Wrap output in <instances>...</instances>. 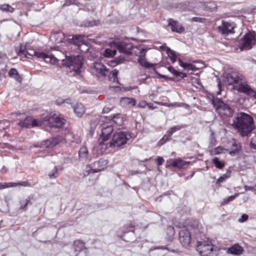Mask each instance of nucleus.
Wrapping results in <instances>:
<instances>
[{"label":"nucleus","instance_id":"obj_1","mask_svg":"<svg viewBox=\"0 0 256 256\" xmlns=\"http://www.w3.org/2000/svg\"><path fill=\"white\" fill-rule=\"evenodd\" d=\"M232 126L237 130L240 136L243 137L248 136L256 128L252 116L243 112L236 114Z\"/></svg>","mask_w":256,"mask_h":256},{"label":"nucleus","instance_id":"obj_2","mask_svg":"<svg viewBox=\"0 0 256 256\" xmlns=\"http://www.w3.org/2000/svg\"><path fill=\"white\" fill-rule=\"evenodd\" d=\"M62 60L64 66L68 67L70 70L74 71L77 74L80 73L84 62L82 56L66 57L65 60Z\"/></svg>","mask_w":256,"mask_h":256},{"label":"nucleus","instance_id":"obj_3","mask_svg":"<svg viewBox=\"0 0 256 256\" xmlns=\"http://www.w3.org/2000/svg\"><path fill=\"white\" fill-rule=\"evenodd\" d=\"M211 102L216 112L220 116H225L226 117L232 116L234 111L229 105L225 104L219 98H213Z\"/></svg>","mask_w":256,"mask_h":256},{"label":"nucleus","instance_id":"obj_4","mask_svg":"<svg viewBox=\"0 0 256 256\" xmlns=\"http://www.w3.org/2000/svg\"><path fill=\"white\" fill-rule=\"evenodd\" d=\"M42 125H48L50 128H62L66 120L62 116L54 114L52 116H45L42 118Z\"/></svg>","mask_w":256,"mask_h":256},{"label":"nucleus","instance_id":"obj_5","mask_svg":"<svg viewBox=\"0 0 256 256\" xmlns=\"http://www.w3.org/2000/svg\"><path fill=\"white\" fill-rule=\"evenodd\" d=\"M128 136L129 134L126 132H116L112 136V142H110V146L120 147L125 144L129 138Z\"/></svg>","mask_w":256,"mask_h":256},{"label":"nucleus","instance_id":"obj_6","mask_svg":"<svg viewBox=\"0 0 256 256\" xmlns=\"http://www.w3.org/2000/svg\"><path fill=\"white\" fill-rule=\"evenodd\" d=\"M64 142V138L60 136H56L50 139L46 140L33 146L34 148H52L56 145Z\"/></svg>","mask_w":256,"mask_h":256},{"label":"nucleus","instance_id":"obj_7","mask_svg":"<svg viewBox=\"0 0 256 256\" xmlns=\"http://www.w3.org/2000/svg\"><path fill=\"white\" fill-rule=\"evenodd\" d=\"M214 250V245L210 240L202 242L198 241L196 250L201 256H208Z\"/></svg>","mask_w":256,"mask_h":256},{"label":"nucleus","instance_id":"obj_8","mask_svg":"<svg viewBox=\"0 0 256 256\" xmlns=\"http://www.w3.org/2000/svg\"><path fill=\"white\" fill-rule=\"evenodd\" d=\"M256 36V33H246L239 41L238 48L240 51L250 49L252 44L255 42Z\"/></svg>","mask_w":256,"mask_h":256},{"label":"nucleus","instance_id":"obj_9","mask_svg":"<svg viewBox=\"0 0 256 256\" xmlns=\"http://www.w3.org/2000/svg\"><path fill=\"white\" fill-rule=\"evenodd\" d=\"M114 44L116 48L120 53L128 55L132 54V49L134 46L127 40L116 41L114 42Z\"/></svg>","mask_w":256,"mask_h":256},{"label":"nucleus","instance_id":"obj_10","mask_svg":"<svg viewBox=\"0 0 256 256\" xmlns=\"http://www.w3.org/2000/svg\"><path fill=\"white\" fill-rule=\"evenodd\" d=\"M43 121L42 119H35L32 117H26L24 120H20L18 123V125L22 128H30L36 126H42Z\"/></svg>","mask_w":256,"mask_h":256},{"label":"nucleus","instance_id":"obj_11","mask_svg":"<svg viewBox=\"0 0 256 256\" xmlns=\"http://www.w3.org/2000/svg\"><path fill=\"white\" fill-rule=\"evenodd\" d=\"M108 163L107 160L100 159L99 160L94 162L91 166L86 167L88 170L86 172H88L87 174L99 172L104 169Z\"/></svg>","mask_w":256,"mask_h":256},{"label":"nucleus","instance_id":"obj_12","mask_svg":"<svg viewBox=\"0 0 256 256\" xmlns=\"http://www.w3.org/2000/svg\"><path fill=\"white\" fill-rule=\"evenodd\" d=\"M238 92L244 93L256 100V90H253L246 82H241L237 88Z\"/></svg>","mask_w":256,"mask_h":256},{"label":"nucleus","instance_id":"obj_13","mask_svg":"<svg viewBox=\"0 0 256 256\" xmlns=\"http://www.w3.org/2000/svg\"><path fill=\"white\" fill-rule=\"evenodd\" d=\"M113 132V127L112 126L104 125L102 128V134L100 138L98 140V143L100 145L102 146L104 142L108 140Z\"/></svg>","mask_w":256,"mask_h":256},{"label":"nucleus","instance_id":"obj_14","mask_svg":"<svg viewBox=\"0 0 256 256\" xmlns=\"http://www.w3.org/2000/svg\"><path fill=\"white\" fill-rule=\"evenodd\" d=\"M179 240L184 247H188L191 240V236L189 231L186 228L181 230L179 232Z\"/></svg>","mask_w":256,"mask_h":256},{"label":"nucleus","instance_id":"obj_15","mask_svg":"<svg viewBox=\"0 0 256 256\" xmlns=\"http://www.w3.org/2000/svg\"><path fill=\"white\" fill-rule=\"evenodd\" d=\"M242 78L236 72H230L226 74L225 76V81L228 84L231 85L234 84H238L242 82Z\"/></svg>","mask_w":256,"mask_h":256},{"label":"nucleus","instance_id":"obj_16","mask_svg":"<svg viewBox=\"0 0 256 256\" xmlns=\"http://www.w3.org/2000/svg\"><path fill=\"white\" fill-rule=\"evenodd\" d=\"M84 34H75L68 36L67 40L70 43L77 46H80V43H84L86 41V38Z\"/></svg>","mask_w":256,"mask_h":256},{"label":"nucleus","instance_id":"obj_17","mask_svg":"<svg viewBox=\"0 0 256 256\" xmlns=\"http://www.w3.org/2000/svg\"><path fill=\"white\" fill-rule=\"evenodd\" d=\"M189 164V162H187L179 158L170 160L167 162L166 167L171 166L180 169L185 168Z\"/></svg>","mask_w":256,"mask_h":256},{"label":"nucleus","instance_id":"obj_18","mask_svg":"<svg viewBox=\"0 0 256 256\" xmlns=\"http://www.w3.org/2000/svg\"><path fill=\"white\" fill-rule=\"evenodd\" d=\"M236 24L234 22L228 21H222V25L218 27V30L220 32H233Z\"/></svg>","mask_w":256,"mask_h":256},{"label":"nucleus","instance_id":"obj_19","mask_svg":"<svg viewBox=\"0 0 256 256\" xmlns=\"http://www.w3.org/2000/svg\"><path fill=\"white\" fill-rule=\"evenodd\" d=\"M94 68L95 70L96 74L101 76H106L108 69L101 62H94Z\"/></svg>","mask_w":256,"mask_h":256},{"label":"nucleus","instance_id":"obj_20","mask_svg":"<svg viewBox=\"0 0 256 256\" xmlns=\"http://www.w3.org/2000/svg\"><path fill=\"white\" fill-rule=\"evenodd\" d=\"M168 26L170 27L171 30L173 32H182L184 30V28L180 24L176 21L172 19H169Z\"/></svg>","mask_w":256,"mask_h":256},{"label":"nucleus","instance_id":"obj_21","mask_svg":"<svg viewBox=\"0 0 256 256\" xmlns=\"http://www.w3.org/2000/svg\"><path fill=\"white\" fill-rule=\"evenodd\" d=\"M72 106L73 108L74 113L78 117H82L85 112V108L82 103L77 102Z\"/></svg>","mask_w":256,"mask_h":256},{"label":"nucleus","instance_id":"obj_22","mask_svg":"<svg viewBox=\"0 0 256 256\" xmlns=\"http://www.w3.org/2000/svg\"><path fill=\"white\" fill-rule=\"evenodd\" d=\"M244 249L242 246L238 244H236L229 248L227 252L234 255H240L242 253Z\"/></svg>","mask_w":256,"mask_h":256},{"label":"nucleus","instance_id":"obj_23","mask_svg":"<svg viewBox=\"0 0 256 256\" xmlns=\"http://www.w3.org/2000/svg\"><path fill=\"white\" fill-rule=\"evenodd\" d=\"M240 144L239 142L236 141L235 139L232 140V144L230 146V150L229 154L232 156H234L236 154L238 153L240 149Z\"/></svg>","mask_w":256,"mask_h":256},{"label":"nucleus","instance_id":"obj_24","mask_svg":"<svg viewBox=\"0 0 256 256\" xmlns=\"http://www.w3.org/2000/svg\"><path fill=\"white\" fill-rule=\"evenodd\" d=\"M178 62L180 66L188 71L192 70V72H196L199 70V68H196L194 65L190 63L184 62L180 58L178 59Z\"/></svg>","mask_w":256,"mask_h":256},{"label":"nucleus","instance_id":"obj_25","mask_svg":"<svg viewBox=\"0 0 256 256\" xmlns=\"http://www.w3.org/2000/svg\"><path fill=\"white\" fill-rule=\"evenodd\" d=\"M8 74L11 78H14L19 83L22 82V78L16 68H12L8 72Z\"/></svg>","mask_w":256,"mask_h":256},{"label":"nucleus","instance_id":"obj_26","mask_svg":"<svg viewBox=\"0 0 256 256\" xmlns=\"http://www.w3.org/2000/svg\"><path fill=\"white\" fill-rule=\"evenodd\" d=\"M79 158L80 159L84 160L88 162L91 160V158L88 156V152L87 148L83 146L79 150L78 152Z\"/></svg>","mask_w":256,"mask_h":256},{"label":"nucleus","instance_id":"obj_27","mask_svg":"<svg viewBox=\"0 0 256 256\" xmlns=\"http://www.w3.org/2000/svg\"><path fill=\"white\" fill-rule=\"evenodd\" d=\"M20 206V210L26 211L28 210V206L32 205V202H30V197H28L25 199L20 200L19 202Z\"/></svg>","mask_w":256,"mask_h":256},{"label":"nucleus","instance_id":"obj_28","mask_svg":"<svg viewBox=\"0 0 256 256\" xmlns=\"http://www.w3.org/2000/svg\"><path fill=\"white\" fill-rule=\"evenodd\" d=\"M138 63L143 67H144L146 68H154L156 64H150L148 62L145 58V57L142 56H138Z\"/></svg>","mask_w":256,"mask_h":256},{"label":"nucleus","instance_id":"obj_29","mask_svg":"<svg viewBox=\"0 0 256 256\" xmlns=\"http://www.w3.org/2000/svg\"><path fill=\"white\" fill-rule=\"evenodd\" d=\"M168 70L171 72L174 76L176 77H180L184 78L186 77V73L180 72L175 70L172 66H170L168 68Z\"/></svg>","mask_w":256,"mask_h":256},{"label":"nucleus","instance_id":"obj_30","mask_svg":"<svg viewBox=\"0 0 256 256\" xmlns=\"http://www.w3.org/2000/svg\"><path fill=\"white\" fill-rule=\"evenodd\" d=\"M6 186H8V188L16 186H19L28 187L32 186L31 184L26 181L19 182H6Z\"/></svg>","mask_w":256,"mask_h":256},{"label":"nucleus","instance_id":"obj_31","mask_svg":"<svg viewBox=\"0 0 256 256\" xmlns=\"http://www.w3.org/2000/svg\"><path fill=\"white\" fill-rule=\"evenodd\" d=\"M166 52L172 63H174L177 60V56L176 52L168 47L166 48Z\"/></svg>","mask_w":256,"mask_h":256},{"label":"nucleus","instance_id":"obj_32","mask_svg":"<svg viewBox=\"0 0 256 256\" xmlns=\"http://www.w3.org/2000/svg\"><path fill=\"white\" fill-rule=\"evenodd\" d=\"M96 4L92 2H86L84 6V10L89 12H94L96 10Z\"/></svg>","mask_w":256,"mask_h":256},{"label":"nucleus","instance_id":"obj_33","mask_svg":"<svg viewBox=\"0 0 256 256\" xmlns=\"http://www.w3.org/2000/svg\"><path fill=\"white\" fill-rule=\"evenodd\" d=\"M32 53H28L30 56H35L38 58H42L46 62H48L47 58H48V56L44 52H38L34 50H32Z\"/></svg>","mask_w":256,"mask_h":256},{"label":"nucleus","instance_id":"obj_34","mask_svg":"<svg viewBox=\"0 0 256 256\" xmlns=\"http://www.w3.org/2000/svg\"><path fill=\"white\" fill-rule=\"evenodd\" d=\"M113 122L118 125H121L124 122V117L122 114H116L113 115L112 117Z\"/></svg>","mask_w":256,"mask_h":256},{"label":"nucleus","instance_id":"obj_35","mask_svg":"<svg viewBox=\"0 0 256 256\" xmlns=\"http://www.w3.org/2000/svg\"><path fill=\"white\" fill-rule=\"evenodd\" d=\"M0 10L3 12L12 13L15 8L8 4H4L0 6Z\"/></svg>","mask_w":256,"mask_h":256},{"label":"nucleus","instance_id":"obj_36","mask_svg":"<svg viewBox=\"0 0 256 256\" xmlns=\"http://www.w3.org/2000/svg\"><path fill=\"white\" fill-rule=\"evenodd\" d=\"M121 102L123 104H130L132 106H134L136 104V100L135 99L130 98H122L121 99Z\"/></svg>","mask_w":256,"mask_h":256},{"label":"nucleus","instance_id":"obj_37","mask_svg":"<svg viewBox=\"0 0 256 256\" xmlns=\"http://www.w3.org/2000/svg\"><path fill=\"white\" fill-rule=\"evenodd\" d=\"M184 126L183 125H178L172 127L167 132V134H168V136H172V134L180 130L182 128H184Z\"/></svg>","mask_w":256,"mask_h":256},{"label":"nucleus","instance_id":"obj_38","mask_svg":"<svg viewBox=\"0 0 256 256\" xmlns=\"http://www.w3.org/2000/svg\"><path fill=\"white\" fill-rule=\"evenodd\" d=\"M231 174V170H228L224 174H222V176H220L217 180L216 183L220 184L224 180H226L227 178L230 177Z\"/></svg>","mask_w":256,"mask_h":256},{"label":"nucleus","instance_id":"obj_39","mask_svg":"<svg viewBox=\"0 0 256 256\" xmlns=\"http://www.w3.org/2000/svg\"><path fill=\"white\" fill-rule=\"evenodd\" d=\"M99 24L98 20H92L88 21L86 20L82 22L81 24V26L84 27H89V26H97Z\"/></svg>","mask_w":256,"mask_h":256},{"label":"nucleus","instance_id":"obj_40","mask_svg":"<svg viewBox=\"0 0 256 256\" xmlns=\"http://www.w3.org/2000/svg\"><path fill=\"white\" fill-rule=\"evenodd\" d=\"M212 162L218 168L222 169L224 166V163L223 162L220 161L219 158L217 157H215L213 158Z\"/></svg>","mask_w":256,"mask_h":256},{"label":"nucleus","instance_id":"obj_41","mask_svg":"<svg viewBox=\"0 0 256 256\" xmlns=\"http://www.w3.org/2000/svg\"><path fill=\"white\" fill-rule=\"evenodd\" d=\"M118 71L114 69L112 70L111 72L109 74V78L110 79L112 80L113 82H118Z\"/></svg>","mask_w":256,"mask_h":256},{"label":"nucleus","instance_id":"obj_42","mask_svg":"<svg viewBox=\"0 0 256 256\" xmlns=\"http://www.w3.org/2000/svg\"><path fill=\"white\" fill-rule=\"evenodd\" d=\"M238 194H235L233 196H230L228 198H224V201L222 202L221 204L222 205H225V204H228L230 202L234 200L238 196Z\"/></svg>","mask_w":256,"mask_h":256},{"label":"nucleus","instance_id":"obj_43","mask_svg":"<svg viewBox=\"0 0 256 256\" xmlns=\"http://www.w3.org/2000/svg\"><path fill=\"white\" fill-rule=\"evenodd\" d=\"M116 54V50H112L109 48H106L104 53V56L105 57H112Z\"/></svg>","mask_w":256,"mask_h":256},{"label":"nucleus","instance_id":"obj_44","mask_svg":"<svg viewBox=\"0 0 256 256\" xmlns=\"http://www.w3.org/2000/svg\"><path fill=\"white\" fill-rule=\"evenodd\" d=\"M58 167L54 166V168L49 173L48 176L50 178H56L58 176Z\"/></svg>","mask_w":256,"mask_h":256},{"label":"nucleus","instance_id":"obj_45","mask_svg":"<svg viewBox=\"0 0 256 256\" xmlns=\"http://www.w3.org/2000/svg\"><path fill=\"white\" fill-rule=\"evenodd\" d=\"M170 136H168V134L166 132L162 138L158 142V144L161 145L164 144L170 140Z\"/></svg>","mask_w":256,"mask_h":256},{"label":"nucleus","instance_id":"obj_46","mask_svg":"<svg viewBox=\"0 0 256 256\" xmlns=\"http://www.w3.org/2000/svg\"><path fill=\"white\" fill-rule=\"evenodd\" d=\"M192 22H195L204 23L206 22V20L203 18L194 17V18H192Z\"/></svg>","mask_w":256,"mask_h":256},{"label":"nucleus","instance_id":"obj_47","mask_svg":"<svg viewBox=\"0 0 256 256\" xmlns=\"http://www.w3.org/2000/svg\"><path fill=\"white\" fill-rule=\"evenodd\" d=\"M157 74L160 78H164L166 80L174 81V78L168 77L166 75H163L158 73Z\"/></svg>","mask_w":256,"mask_h":256},{"label":"nucleus","instance_id":"obj_48","mask_svg":"<svg viewBox=\"0 0 256 256\" xmlns=\"http://www.w3.org/2000/svg\"><path fill=\"white\" fill-rule=\"evenodd\" d=\"M250 146L252 148L256 150V133L255 136L252 138Z\"/></svg>","mask_w":256,"mask_h":256},{"label":"nucleus","instance_id":"obj_49","mask_svg":"<svg viewBox=\"0 0 256 256\" xmlns=\"http://www.w3.org/2000/svg\"><path fill=\"white\" fill-rule=\"evenodd\" d=\"M248 218V216L246 214H242L241 216V218H239L238 222H243L245 221H246Z\"/></svg>","mask_w":256,"mask_h":256},{"label":"nucleus","instance_id":"obj_50","mask_svg":"<svg viewBox=\"0 0 256 256\" xmlns=\"http://www.w3.org/2000/svg\"><path fill=\"white\" fill-rule=\"evenodd\" d=\"M156 161L157 162L158 166H160L163 164L164 160L162 158L158 156L156 159Z\"/></svg>","mask_w":256,"mask_h":256},{"label":"nucleus","instance_id":"obj_51","mask_svg":"<svg viewBox=\"0 0 256 256\" xmlns=\"http://www.w3.org/2000/svg\"><path fill=\"white\" fill-rule=\"evenodd\" d=\"M146 105H147V103L146 102H145L144 100L140 101L138 104V106L141 108H145Z\"/></svg>","mask_w":256,"mask_h":256},{"label":"nucleus","instance_id":"obj_52","mask_svg":"<svg viewBox=\"0 0 256 256\" xmlns=\"http://www.w3.org/2000/svg\"><path fill=\"white\" fill-rule=\"evenodd\" d=\"M65 99H62V98H58L56 100V103L58 105L60 106L63 104H64Z\"/></svg>","mask_w":256,"mask_h":256},{"label":"nucleus","instance_id":"obj_53","mask_svg":"<svg viewBox=\"0 0 256 256\" xmlns=\"http://www.w3.org/2000/svg\"><path fill=\"white\" fill-rule=\"evenodd\" d=\"M147 50L146 48H142L140 50V56H142L145 57L146 54V52Z\"/></svg>","mask_w":256,"mask_h":256},{"label":"nucleus","instance_id":"obj_54","mask_svg":"<svg viewBox=\"0 0 256 256\" xmlns=\"http://www.w3.org/2000/svg\"><path fill=\"white\" fill-rule=\"evenodd\" d=\"M76 0H66V2L64 4V6H68L72 4H76Z\"/></svg>","mask_w":256,"mask_h":256},{"label":"nucleus","instance_id":"obj_55","mask_svg":"<svg viewBox=\"0 0 256 256\" xmlns=\"http://www.w3.org/2000/svg\"><path fill=\"white\" fill-rule=\"evenodd\" d=\"M244 188V190L246 191H248V190L254 191V186H245Z\"/></svg>","mask_w":256,"mask_h":256},{"label":"nucleus","instance_id":"obj_56","mask_svg":"<svg viewBox=\"0 0 256 256\" xmlns=\"http://www.w3.org/2000/svg\"><path fill=\"white\" fill-rule=\"evenodd\" d=\"M47 59L49 60V62L50 63H54L56 61V58L54 57H52V56H48V58H47Z\"/></svg>","mask_w":256,"mask_h":256},{"label":"nucleus","instance_id":"obj_57","mask_svg":"<svg viewBox=\"0 0 256 256\" xmlns=\"http://www.w3.org/2000/svg\"><path fill=\"white\" fill-rule=\"evenodd\" d=\"M6 182L0 183V190L7 188Z\"/></svg>","mask_w":256,"mask_h":256},{"label":"nucleus","instance_id":"obj_58","mask_svg":"<svg viewBox=\"0 0 256 256\" xmlns=\"http://www.w3.org/2000/svg\"><path fill=\"white\" fill-rule=\"evenodd\" d=\"M6 182L0 183V190L7 188Z\"/></svg>","mask_w":256,"mask_h":256},{"label":"nucleus","instance_id":"obj_59","mask_svg":"<svg viewBox=\"0 0 256 256\" xmlns=\"http://www.w3.org/2000/svg\"><path fill=\"white\" fill-rule=\"evenodd\" d=\"M110 110V108L108 107H106V106L104 107L103 108V110H102L104 113H108Z\"/></svg>","mask_w":256,"mask_h":256},{"label":"nucleus","instance_id":"obj_60","mask_svg":"<svg viewBox=\"0 0 256 256\" xmlns=\"http://www.w3.org/2000/svg\"><path fill=\"white\" fill-rule=\"evenodd\" d=\"M64 104H70L71 106H72V100L70 98H66V99H65Z\"/></svg>","mask_w":256,"mask_h":256},{"label":"nucleus","instance_id":"obj_61","mask_svg":"<svg viewBox=\"0 0 256 256\" xmlns=\"http://www.w3.org/2000/svg\"><path fill=\"white\" fill-rule=\"evenodd\" d=\"M198 222L196 221H194L192 226V227L193 228H198Z\"/></svg>","mask_w":256,"mask_h":256},{"label":"nucleus","instance_id":"obj_62","mask_svg":"<svg viewBox=\"0 0 256 256\" xmlns=\"http://www.w3.org/2000/svg\"><path fill=\"white\" fill-rule=\"evenodd\" d=\"M32 50H30V52H28V51L26 52V54H24L26 57L28 58V55H29L30 56H31L28 53H32Z\"/></svg>","mask_w":256,"mask_h":256},{"label":"nucleus","instance_id":"obj_63","mask_svg":"<svg viewBox=\"0 0 256 256\" xmlns=\"http://www.w3.org/2000/svg\"><path fill=\"white\" fill-rule=\"evenodd\" d=\"M196 84L199 85V86H200L201 85V83L198 80L196 79Z\"/></svg>","mask_w":256,"mask_h":256},{"label":"nucleus","instance_id":"obj_64","mask_svg":"<svg viewBox=\"0 0 256 256\" xmlns=\"http://www.w3.org/2000/svg\"><path fill=\"white\" fill-rule=\"evenodd\" d=\"M158 248L166 249V248L165 246H161L158 247Z\"/></svg>","mask_w":256,"mask_h":256}]
</instances>
